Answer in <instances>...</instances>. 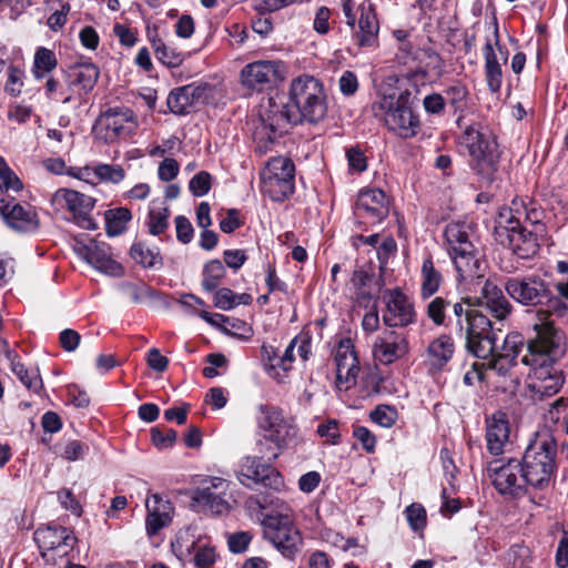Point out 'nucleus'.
I'll use <instances>...</instances> for the list:
<instances>
[{
	"instance_id": "f257e3e1",
	"label": "nucleus",
	"mask_w": 568,
	"mask_h": 568,
	"mask_svg": "<svg viewBox=\"0 0 568 568\" xmlns=\"http://www.w3.org/2000/svg\"><path fill=\"white\" fill-rule=\"evenodd\" d=\"M327 114V95L324 84L310 74H302L292 80L288 88V100L277 101L274 98L261 113V125L256 128L254 138L260 152H265L268 143L286 130L288 124L302 122L318 123Z\"/></svg>"
},
{
	"instance_id": "f03ea898",
	"label": "nucleus",
	"mask_w": 568,
	"mask_h": 568,
	"mask_svg": "<svg viewBox=\"0 0 568 568\" xmlns=\"http://www.w3.org/2000/svg\"><path fill=\"white\" fill-rule=\"evenodd\" d=\"M520 463L528 486L538 490L548 489L557 469L555 438L548 433L537 434L527 446Z\"/></svg>"
},
{
	"instance_id": "7ed1b4c3",
	"label": "nucleus",
	"mask_w": 568,
	"mask_h": 568,
	"mask_svg": "<svg viewBox=\"0 0 568 568\" xmlns=\"http://www.w3.org/2000/svg\"><path fill=\"white\" fill-rule=\"evenodd\" d=\"M469 226L466 223H448L444 231L449 254L462 280L481 278L483 262L477 256L469 237Z\"/></svg>"
},
{
	"instance_id": "20e7f679",
	"label": "nucleus",
	"mask_w": 568,
	"mask_h": 568,
	"mask_svg": "<svg viewBox=\"0 0 568 568\" xmlns=\"http://www.w3.org/2000/svg\"><path fill=\"white\" fill-rule=\"evenodd\" d=\"M535 336L527 343V354L521 358L525 365L556 364L567 352L565 334L550 322L534 325Z\"/></svg>"
},
{
	"instance_id": "39448f33",
	"label": "nucleus",
	"mask_w": 568,
	"mask_h": 568,
	"mask_svg": "<svg viewBox=\"0 0 568 568\" xmlns=\"http://www.w3.org/2000/svg\"><path fill=\"white\" fill-rule=\"evenodd\" d=\"M495 240L513 251L519 258H530L538 252L537 236L520 226L511 207L499 210L494 226Z\"/></svg>"
},
{
	"instance_id": "423d86ee",
	"label": "nucleus",
	"mask_w": 568,
	"mask_h": 568,
	"mask_svg": "<svg viewBox=\"0 0 568 568\" xmlns=\"http://www.w3.org/2000/svg\"><path fill=\"white\" fill-rule=\"evenodd\" d=\"M376 115L383 116L387 129L402 139L414 138L420 128L418 115L413 111L407 95L383 97L373 105Z\"/></svg>"
},
{
	"instance_id": "0eeeda50",
	"label": "nucleus",
	"mask_w": 568,
	"mask_h": 568,
	"mask_svg": "<svg viewBox=\"0 0 568 568\" xmlns=\"http://www.w3.org/2000/svg\"><path fill=\"white\" fill-rule=\"evenodd\" d=\"M257 425L265 443L274 445V447L264 445L271 450L268 462L275 460L296 435V427L292 420L285 417L283 410L276 406L260 405Z\"/></svg>"
},
{
	"instance_id": "6e6552de",
	"label": "nucleus",
	"mask_w": 568,
	"mask_h": 568,
	"mask_svg": "<svg viewBox=\"0 0 568 568\" xmlns=\"http://www.w3.org/2000/svg\"><path fill=\"white\" fill-rule=\"evenodd\" d=\"M264 537L287 559L301 550L302 536L290 511H272L261 520Z\"/></svg>"
},
{
	"instance_id": "1a4fd4ad",
	"label": "nucleus",
	"mask_w": 568,
	"mask_h": 568,
	"mask_svg": "<svg viewBox=\"0 0 568 568\" xmlns=\"http://www.w3.org/2000/svg\"><path fill=\"white\" fill-rule=\"evenodd\" d=\"M486 476L494 488L508 499H518L526 495L528 483L517 458L489 462Z\"/></svg>"
},
{
	"instance_id": "9d476101",
	"label": "nucleus",
	"mask_w": 568,
	"mask_h": 568,
	"mask_svg": "<svg viewBox=\"0 0 568 568\" xmlns=\"http://www.w3.org/2000/svg\"><path fill=\"white\" fill-rule=\"evenodd\" d=\"M262 192L274 202L291 196L295 187V165L286 156H275L267 161L261 172Z\"/></svg>"
},
{
	"instance_id": "9b49d317",
	"label": "nucleus",
	"mask_w": 568,
	"mask_h": 568,
	"mask_svg": "<svg viewBox=\"0 0 568 568\" xmlns=\"http://www.w3.org/2000/svg\"><path fill=\"white\" fill-rule=\"evenodd\" d=\"M138 126V116L131 109L116 106L100 114L92 131L95 139L104 143H111L129 138L136 131Z\"/></svg>"
},
{
	"instance_id": "f8f14e48",
	"label": "nucleus",
	"mask_w": 568,
	"mask_h": 568,
	"mask_svg": "<svg viewBox=\"0 0 568 568\" xmlns=\"http://www.w3.org/2000/svg\"><path fill=\"white\" fill-rule=\"evenodd\" d=\"M287 72L286 63L281 60H257L242 69L241 82L250 90L262 92L284 81Z\"/></svg>"
},
{
	"instance_id": "ddd939ff",
	"label": "nucleus",
	"mask_w": 568,
	"mask_h": 568,
	"mask_svg": "<svg viewBox=\"0 0 568 568\" xmlns=\"http://www.w3.org/2000/svg\"><path fill=\"white\" fill-rule=\"evenodd\" d=\"M464 326L467 349L478 358H487L496 348L495 334L490 320L480 311L475 310Z\"/></svg>"
},
{
	"instance_id": "4468645a",
	"label": "nucleus",
	"mask_w": 568,
	"mask_h": 568,
	"mask_svg": "<svg viewBox=\"0 0 568 568\" xmlns=\"http://www.w3.org/2000/svg\"><path fill=\"white\" fill-rule=\"evenodd\" d=\"M505 291L524 306H538L550 298L547 283L537 275L510 277L505 282Z\"/></svg>"
},
{
	"instance_id": "2eb2a0df",
	"label": "nucleus",
	"mask_w": 568,
	"mask_h": 568,
	"mask_svg": "<svg viewBox=\"0 0 568 568\" xmlns=\"http://www.w3.org/2000/svg\"><path fill=\"white\" fill-rule=\"evenodd\" d=\"M53 204L69 210L74 222L84 230H95L97 223L90 216L95 200L81 192L70 189H59L52 196Z\"/></svg>"
},
{
	"instance_id": "dca6fc26",
	"label": "nucleus",
	"mask_w": 568,
	"mask_h": 568,
	"mask_svg": "<svg viewBox=\"0 0 568 568\" xmlns=\"http://www.w3.org/2000/svg\"><path fill=\"white\" fill-rule=\"evenodd\" d=\"M389 213V201L381 189H367L359 192L354 214L359 223L376 225Z\"/></svg>"
},
{
	"instance_id": "f3484780",
	"label": "nucleus",
	"mask_w": 568,
	"mask_h": 568,
	"mask_svg": "<svg viewBox=\"0 0 568 568\" xmlns=\"http://www.w3.org/2000/svg\"><path fill=\"white\" fill-rule=\"evenodd\" d=\"M460 144L467 148L478 165L491 169L498 159L497 143L479 131L477 124L468 125L460 135Z\"/></svg>"
},
{
	"instance_id": "a211bd4d",
	"label": "nucleus",
	"mask_w": 568,
	"mask_h": 568,
	"mask_svg": "<svg viewBox=\"0 0 568 568\" xmlns=\"http://www.w3.org/2000/svg\"><path fill=\"white\" fill-rule=\"evenodd\" d=\"M0 215L11 229L18 232H34L40 221L36 210L29 205L16 203L14 199L0 193Z\"/></svg>"
},
{
	"instance_id": "6ab92c4d",
	"label": "nucleus",
	"mask_w": 568,
	"mask_h": 568,
	"mask_svg": "<svg viewBox=\"0 0 568 568\" xmlns=\"http://www.w3.org/2000/svg\"><path fill=\"white\" fill-rule=\"evenodd\" d=\"M75 253L95 270L111 276L119 277L123 274V267L112 258L110 246L90 240L89 243L77 242Z\"/></svg>"
},
{
	"instance_id": "aec40b11",
	"label": "nucleus",
	"mask_w": 568,
	"mask_h": 568,
	"mask_svg": "<svg viewBox=\"0 0 568 568\" xmlns=\"http://www.w3.org/2000/svg\"><path fill=\"white\" fill-rule=\"evenodd\" d=\"M483 55L485 60V80L487 87L491 93H497L500 91L503 84L501 62H507V53H505L499 45L497 28H495L491 37L486 38Z\"/></svg>"
},
{
	"instance_id": "412c9836",
	"label": "nucleus",
	"mask_w": 568,
	"mask_h": 568,
	"mask_svg": "<svg viewBox=\"0 0 568 568\" xmlns=\"http://www.w3.org/2000/svg\"><path fill=\"white\" fill-rule=\"evenodd\" d=\"M386 310L383 322L388 327H405L416 321V311L413 302L400 290L387 291L384 295Z\"/></svg>"
},
{
	"instance_id": "4be33fe9",
	"label": "nucleus",
	"mask_w": 568,
	"mask_h": 568,
	"mask_svg": "<svg viewBox=\"0 0 568 568\" xmlns=\"http://www.w3.org/2000/svg\"><path fill=\"white\" fill-rule=\"evenodd\" d=\"M257 446L260 456H245L242 458L239 469L236 470L239 481L250 488L257 484H266L271 473H273V469L268 465L261 462L263 458L268 460L271 450L264 447L263 440H260Z\"/></svg>"
},
{
	"instance_id": "5701e85b",
	"label": "nucleus",
	"mask_w": 568,
	"mask_h": 568,
	"mask_svg": "<svg viewBox=\"0 0 568 568\" xmlns=\"http://www.w3.org/2000/svg\"><path fill=\"white\" fill-rule=\"evenodd\" d=\"M229 484L226 480L213 477L209 485L196 489L193 500L205 511L214 515H221L229 510V504L224 498Z\"/></svg>"
},
{
	"instance_id": "b1692460",
	"label": "nucleus",
	"mask_w": 568,
	"mask_h": 568,
	"mask_svg": "<svg viewBox=\"0 0 568 568\" xmlns=\"http://www.w3.org/2000/svg\"><path fill=\"white\" fill-rule=\"evenodd\" d=\"M34 541L44 555L47 550L63 549V554L73 547L75 537L68 528L54 524L39 527L34 531Z\"/></svg>"
},
{
	"instance_id": "393cba45",
	"label": "nucleus",
	"mask_w": 568,
	"mask_h": 568,
	"mask_svg": "<svg viewBox=\"0 0 568 568\" xmlns=\"http://www.w3.org/2000/svg\"><path fill=\"white\" fill-rule=\"evenodd\" d=\"M478 306L485 308L489 314L498 320L504 321L513 310L510 302L504 295L501 288L491 280H486L480 295L477 298Z\"/></svg>"
},
{
	"instance_id": "a878e982",
	"label": "nucleus",
	"mask_w": 568,
	"mask_h": 568,
	"mask_svg": "<svg viewBox=\"0 0 568 568\" xmlns=\"http://www.w3.org/2000/svg\"><path fill=\"white\" fill-rule=\"evenodd\" d=\"M532 369V388L544 396L557 394L564 383V372L556 364L529 365Z\"/></svg>"
},
{
	"instance_id": "bb28decb",
	"label": "nucleus",
	"mask_w": 568,
	"mask_h": 568,
	"mask_svg": "<svg viewBox=\"0 0 568 568\" xmlns=\"http://www.w3.org/2000/svg\"><path fill=\"white\" fill-rule=\"evenodd\" d=\"M408 351V344L405 337L388 332L385 336L376 337L373 345V356L375 361L383 365H388L400 357Z\"/></svg>"
},
{
	"instance_id": "cd10ccee",
	"label": "nucleus",
	"mask_w": 568,
	"mask_h": 568,
	"mask_svg": "<svg viewBox=\"0 0 568 568\" xmlns=\"http://www.w3.org/2000/svg\"><path fill=\"white\" fill-rule=\"evenodd\" d=\"M510 427L507 416L497 412L486 419V446L491 455L498 456L505 452L509 443Z\"/></svg>"
},
{
	"instance_id": "c85d7f7f",
	"label": "nucleus",
	"mask_w": 568,
	"mask_h": 568,
	"mask_svg": "<svg viewBox=\"0 0 568 568\" xmlns=\"http://www.w3.org/2000/svg\"><path fill=\"white\" fill-rule=\"evenodd\" d=\"M336 376L339 383L354 381L359 372L358 358L349 338L341 339L335 352Z\"/></svg>"
},
{
	"instance_id": "c756f323",
	"label": "nucleus",
	"mask_w": 568,
	"mask_h": 568,
	"mask_svg": "<svg viewBox=\"0 0 568 568\" xmlns=\"http://www.w3.org/2000/svg\"><path fill=\"white\" fill-rule=\"evenodd\" d=\"M206 91V84L184 85L170 92L166 104L172 113L186 114Z\"/></svg>"
},
{
	"instance_id": "7c9ffc66",
	"label": "nucleus",
	"mask_w": 568,
	"mask_h": 568,
	"mask_svg": "<svg viewBox=\"0 0 568 568\" xmlns=\"http://www.w3.org/2000/svg\"><path fill=\"white\" fill-rule=\"evenodd\" d=\"M146 531L149 535H155L165 527L172 519V504L159 495H152L146 500Z\"/></svg>"
},
{
	"instance_id": "2f4dec72",
	"label": "nucleus",
	"mask_w": 568,
	"mask_h": 568,
	"mask_svg": "<svg viewBox=\"0 0 568 568\" xmlns=\"http://www.w3.org/2000/svg\"><path fill=\"white\" fill-rule=\"evenodd\" d=\"M352 284L359 301L373 300L382 288L381 278L376 277L372 265L357 267L353 272Z\"/></svg>"
},
{
	"instance_id": "473e14b6",
	"label": "nucleus",
	"mask_w": 568,
	"mask_h": 568,
	"mask_svg": "<svg viewBox=\"0 0 568 568\" xmlns=\"http://www.w3.org/2000/svg\"><path fill=\"white\" fill-rule=\"evenodd\" d=\"M378 31L379 24L372 4L362 6L358 31L355 34L357 44L363 48L375 47L378 41Z\"/></svg>"
},
{
	"instance_id": "72a5a7b5",
	"label": "nucleus",
	"mask_w": 568,
	"mask_h": 568,
	"mask_svg": "<svg viewBox=\"0 0 568 568\" xmlns=\"http://www.w3.org/2000/svg\"><path fill=\"white\" fill-rule=\"evenodd\" d=\"M100 75V71L92 62H82L72 65L68 72L70 88H78L80 92H90Z\"/></svg>"
},
{
	"instance_id": "f704fd0d",
	"label": "nucleus",
	"mask_w": 568,
	"mask_h": 568,
	"mask_svg": "<svg viewBox=\"0 0 568 568\" xmlns=\"http://www.w3.org/2000/svg\"><path fill=\"white\" fill-rule=\"evenodd\" d=\"M455 344L449 335L442 334L426 349V362L434 369H442L453 357Z\"/></svg>"
},
{
	"instance_id": "c9c22d12",
	"label": "nucleus",
	"mask_w": 568,
	"mask_h": 568,
	"mask_svg": "<svg viewBox=\"0 0 568 568\" xmlns=\"http://www.w3.org/2000/svg\"><path fill=\"white\" fill-rule=\"evenodd\" d=\"M442 282L443 276L435 268L433 260L430 257L425 258L420 267V297L423 300L432 297L438 292Z\"/></svg>"
},
{
	"instance_id": "e433bc0d",
	"label": "nucleus",
	"mask_w": 568,
	"mask_h": 568,
	"mask_svg": "<svg viewBox=\"0 0 568 568\" xmlns=\"http://www.w3.org/2000/svg\"><path fill=\"white\" fill-rule=\"evenodd\" d=\"M151 45L154 50L156 59L169 68H176L184 61V52L178 50L172 44L164 42L161 38L155 36L149 37Z\"/></svg>"
},
{
	"instance_id": "4c0bfd02",
	"label": "nucleus",
	"mask_w": 568,
	"mask_h": 568,
	"mask_svg": "<svg viewBox=\"0 0 568 568\" xmlns=\"http://www.w3.org/2000/svg\"><path fill=\"white\" fill-rule=\"evenodd\" d=\"M131 257L143 267L160 268L162 257L158 248H150L144 243H134L130 250Z\"/></svg>"
},
{
	"instance_id": "58836bf2",
	"label": "nucleus",
	"mask_w": 568,
	"mask_h": 568,
	"mask_svg": "<svg viewBox=\"0 0 568 568\" xmlns=\"http://www.w3.org/2000/svg\"><path fill=\"white\" fill-rule=\"evenodd\" d=\"M11 371L28 389L38 393L42 388L38 371L26 368L17 356L11 359Z\"/></svg>"
},
{
	"instance_id": "ea45409f",
	"label": "nucleus",
	"mask_w": 568,
	"mask_h": 568,
	"mask_svg": "<svg viewBox=\"0 0 568 568\" xmlns=\"http://www.w3.org/2000/svg\"><path fill=\"white\" fill-rule=\"evenodd\" d=\"M132 214L126 207H118L105 212L106 232L111 236L123 233L128 223L131 221Z\"/></svg>"
},
{
	"instance_id": "a19ab883",
	"label": "nucleus",
	"mask_w": 568,
	"mask_h": 568,
	"mask_svg": "<svg viewBox=\"0 0 568 568\" xmlns=\"http://www.w3.org/2000/svg\"><path fill=\"white\" fill-rule=\"evenodd\" d=\"M225 274L226 271L221 261L212 260L207 262L202 272V287L207 292L215 291Z\"/></svg>"
},
{
	"instance_id": "79ce46f5",
	"label": "nucleus",
	"mask_w": 568,
	"mask_h": 568,
	"mask_svg": "<svg viewBox=\"0 0 568 568\" xmlns=\"http://www.w3.org/2000/svg\"><path fill=\"white\" fill-rule=\"evenodd\" d=\"M449 307L450 302L448 300L436 296L427 304L426 313L436 326H449L453 323V317L447 316Z\"/></svg>"
},
{
	"instance_id": "37998d69",
	"label": "nucleus",
	"mask_w": 568,
	"mask_h": 568,
	"mask_svg": "<svg viewBox=\"0 0 568 568\" xmlns=\"http://www.w3.org/2000/svg\"><path fill=\"white\" fill-rule=\"evenodd\" d=\"M58 61L53 51L40 47L34 54L33 61V75L36 79H41L45 73L51 72L57 68Z\"/></svg>"
},
{
	"instance_id": "c03bdc74",
	"label": "nucleus",
	"mask_w": 568,
	"mask_h": 568,
	"mask_svg": "<svg viewBox=\"0 0 568 568\" xmlns=\"http://www.w3.org/2000/svg\"><path fill=\"white\" fill-rule=\"evenodd\" d=\"M170 210L166 206H152L149 212L148 229L150 234L160 235L169 226Z\"/></svg>"
},
{
	"instance_id": "a18cd8bd",
	"label": "nucleus",
	"mask_w": 568,
	"mask_h": 568,
	"mask_svg": "<svg viewBox=\"0 0 568 568\" xmlns=\"http://www.w3.org/2000/svg\"><path fill=\"white\" fill-rule=\"evenodd\" d=\"M23 187L21 180L10 169L4 158L0 156V189L19 192Z\"/></svg>"
},
{
	"instance_id": "49530a36",
	"label": "nucleus",
	"mask_w": 568,
	"mask_h": 568,
	"mask_svg": "<svg viewBox=\"0 0 568 568\" xmlns=\"http://www.w3.org/2000/svg\"><path fill=\"white\" fill-rule=\"evenodd\" d=\"M369 417L377 425L389 428L396 423L398 414L394 407L388 405H378L371 412Z\"/></svg>"
},
{
	"instance_id": "de8ad7c7",
	"label": "nucleus",
	"mask_w": 568,
	"mask_h": 568,
	"mask_svg": "<svg viewBox=\"0 0 568 568\" xmlns=\"http://www.w3.org/2000/svg\"><path fill=\"white\" fill-rule=\"evenodd\" d=\"M449 308H452L453 316H454L452 324H454L456 326L459 334H463L464 326L466 325L467 320L469 318L468 315H470V313H473L475 311V308H471L470 305L464 300H460L455 303H450Z\"/></svg>"
},
{
	"instance_id": "09e8293b",
	"label": "nucleus",
	"mask_w": 568,
	"mask_h": 568,
	"mask_svg": "<svg viewBox=\"0 0 568 568\" xmlns=\"http://www.w3.org/2000/svg\"><path fill=\"white\" fill-rule=\"evenodd\" d=\"M93 171L104 182L119 183L125 176V172L120 165L99 164L94 166Z\"/></svg>"
},
{
	"instance_id": "8fccbe9b",
	"label": "nucleus",
	"mask_w": 568,
	"mask_h": 568,
	"mask_svg": "<svg viewBox=\"0 0 568 568\" xmlns=\"http://www.w3.org/2000/svg\"><path fill=\"white\" fill-rule=\"evenodd\" d=\"M262 357L265 362V367L268 374L276 378L280 383L284 382V378L277 374V368H280L278 359H281V355H278L276 348L271 345L262 346Z\"/></svg>"
},
{
	"instance_id": "3c124183",
	"label": "nucleus",
	"mask_w": 568,
	"mask_h": 568,
	"mask_svg": "<svg viewBox=\"0 0 568 568\" xmlns=\"http://www.w3.org/2000/svg\"><path fill=\"white\" fill-rule=\"evenodd\" d=\"M485 359L486 362L481 365L496 371L499 375H505L516 363L515 361L496 353V349Z\"/></svg>"
},
{
	"instance_id": "603ef678",
	"label": "nucleus",
	"mask_w": 568,
	"mask_h": 568,
	"mask_svg": "<svg viewBox=\"0 0 568 568\" xmlns=\"http://www.w3.org/2000/svg\"><path fill=\"white\" fill-rule=\"evenodd\" d=\"M523 346L524 339L521 335L508 334L504 339L500 352L498 353L516 362Z\"/></svg>"
},
{
	"instance_id": "864d4df0",
	"label": "nucleus",
	"mask_w": 568,
	"mask_h": 568,
	"mask_svg": "<svg viewBox=\"0 0 568 568\" xmlns=\"http://www.w3.org/2000/svg\"><path fill=\"white\" fill-rule=\"evenodd\" d=\"M151 440L159 449L170 448L176 440V432L171 428L162 430L154 427L151 429Z\"/></svg>"
},
{
	"instance_id": "5fc2aeb1",
	"label": "nucleus",
	"mask_w": 568,
	"mask_h": 568,
	"mask_svg": "<svg viewBox=\"0 0 568 568\" xmlns=\"http://www.w3.org/2000/svg\"><path fill=\"white\" fill-rule=\"evenodd\" d=\"M23 72L21 69L14 65L8 68V79L4 85V91L12 97H17L21 93L23 87Z\"/></svg>"
},
{
	"instance_id": "6e6d98bb",
	"label": "nucleus",
	"mask_w": 568,
	"mask_h": 568,
	"mask_svg": "<svg viewBox=\"0 0 568 568\" xmlns=\"http://www.w3.org/2000/svg\"><path fill=\"white\" fill-rule=\"evenodd\" d=\"M189 189L195 196H203L209 193L211 189V175L206 171H201L195 174L190 183Z\"/></svg>"
},
{
	"instance_id": "4d7b16f0",
	"label": "nucleus",
	"mask_w": 568,
	"mask_h": 568,
	"mask_svg": "<svg viewBox=\"0 0 568 568\" xmlns=\"http://www.w3.org/2000/svg\"><path fill=\"white\" fill-rule=\"evenodd\" d=\"M407 520L414 530L423 528L426 524V511L419 504L409 505L406 510Z\"/></svg>"
},
{
	"instance_id": "13d9d810",
	"label": "nucleus",
	"mask_w": 568,
	"mask_h": 568,
	"mask_svg": "<svg viewBox=\"0 0 568 568\" xmlns=\"http://www.w3.org/2000/svg\"><path fill=\"white\" fill-rule=\"evenodd\" d=\"M213 304L220 310L230 311L235 307V293L227 287L220 288L214 293Z\"/></svg>"
},
{
	"instance_id": "bf43d9fd",
	"label": "nucleus",
	"mask_w": 568,
	"mask_h": 568,
	"mask_svg": "<svg viewBox=\"0 0 568 568\" xmlns=\"http://www.w3.org/2000/svg\"><path fill=\"white\" fill-rule=\"evenodd\" d=\"M252 540V535L247 531H239L231 534L227 538V545L232 552H244Z\"/></svg>"
},
{
	"instance_id": "052dcab7",
	"label": "nucleus",
	"mask_w": 568,
	"mask_h": 568,
	"mask_svg": "<svg viewBox=\"0 0 568 568\" xmlns=\"http://www.w3.org/2000/svg\"><path fill=\"white\" fill-rule=\"evenodd\" d=\"M174 223L176 230V239L183 244L190 243L193 239L194 230L189 219L183 215H178L174 219Z\"/></svg>"
},
{
	"instance_id": "680f3d73",
	"label": "nucleus",
	"mask_w": 568,
	"mask_h": 568,
	"mask_svg": "<svg viewBox=\"0 0 568 568\" xmlns=\"http://www.w3.org/2000/svg\"><path fill=\"white\" fill-rule=\"evenodd\" d=\"M346 158L351 170L362 173L367 169L366 156L359 148H349Z\"/></svg>"
},
{
	"instance_id": "e2e57ef3",
	"label": "nucleus",
	"mask_w": 568,
	"mask_h": 568,
	"mask_svg": "<svg viewBox=\"0 0 568 568\" xmlns=\"http://www.w3.org/2000/svg\"><path fill=\"white\" fill-rule=\"evenodd\" d=\"M445 93L448 103L452 104L455 110L462 109L464 106L465 100L468 95V91L464 85L449 87Z\"/></svg>"
},
{
	"instance_id": "0e129e2a",
	"label": "nucleus",
	"mask_w": 568,
	"mask_h": 568,
	"mask_svg": "<svg viewBox=\"0 0 568 568\" xmlns=\"http://www.w3.org/2000/svg\"><path fill=\"white\" fill-rule=\"evenodd\" d=\"M179 163L172 158H165L159 165L158 175L159 179L169 182L176 178L179 174Z\"/></svg>"
},
{
	"instance_id": "69168bd1",
	"label": "nucleus",
	"mask_w": 568,
	"mask_h": 568,
	"mask_svg": "<svg viewBox=\"0 0 568 568\" xmlns=\"http://www.w3.org/2000/svg\"><path fill=\"white\" fill-rule=\"evenodd\" d=\"M193 560L194 565L199 568H210L215 561L214 548L209 546L199 547Z\"/></svg>"
},
{
	"instance_id": "338daca9",
	"label": "nucleus",
	"mask_w": 568,
	"mask_h": 568,
	"mask_svg": "<svg viewBox=\"0 0 568 568\" xmlns=\"http://www.w3.org/2000/svg\"><path fill=\"white\" fill-rule=\"evenodd\" d=\"M353 436L362 444L367 453L374 452L376 438L368 428L356 426L353 430Z\"/></svg>"
},
{
	"instance_id": "774afa93",
	"label": "nucleus",
	"mask_w": 568,
	"mask_h": 568,
	"mask_svg": "<svg viewBox=\"0 0 568 568\" xmlns=\"http://www.w3.org/2000/svg\"><path fill=\"white\" fill-rule=\"evenodd\" d=\"M339 90L344 95H353L358 89V80L353 71H345L338 80Z\"/></svg>"
}]
</instances>
